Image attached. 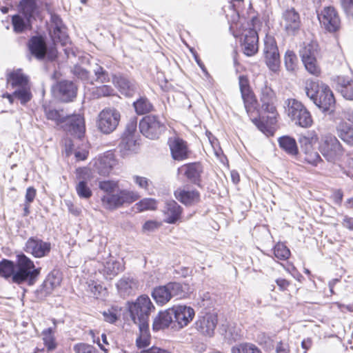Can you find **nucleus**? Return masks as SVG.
Returning <instances> with one entry per match:
<instances>
[{"mask_svg": "<svg viewBox=\"0 0 353 353\" xmlns=\"http://www.w3.org/2000/svg\"><path fill=\"white\" fill-rule=\"evenodd\" d=\"M41 268L23 252L16 255V261L3 259L0 261V277L11 280L17 285L31 287L35 285L41 274Z\"/></svg>", "mask_w": 353, "mask_h": 353, "instance_id": "nucleus-1", "label": "nucleus"}, {"mask_svg": "<svg viewBox=\"0 0 353 353\" xmlns=\"http://www.w3.org/2000/svg\"><path fill=\"white\" fill-rule=\"evenodd\" d=\"M43 108L48 120L54 121L57 125L63 124L62 127L65 132L79 139L84 136V122L79 114H64L63 110H58L50 105H44Z\"/></svg>", "mask_w": 353, "mask_h": 353, "instance_id": "nucleus-2", "label": "nucleus"}, {"mask_svg": "<svg viewBox=\"0 0 353 353\" xmlns=\"http://www.w3.org/2000/svg\"><path fill=\"white\" fill-rule=\"evenodd\" d=\"M200 307H204L200 316V334L212 337L216 327L217 313L214 309V300L209 293L203 294L200 300Z\"/></svg>", "mask_w": 353, "mask_h": 353, "instance_id": "nucleus-3", "label": "nucleus"}, {"mask_svg": "<svg viewBox=\"0 0 353 353\" xmlns=\"http://www.w3.org/2000/svg\"><path fill=\"white\" fill-rule=\"evenodd\" d=\"M139 194L127 189H117L112 194L101 197L103 208L109 211L116 210L125 205H130L139 199Z\"/></svg>", "mask_w": 353, "mask_h": 353, "instance_id": "nucleus-4", "label": "nucleus"}, {"mask_svg": "<svg viewBox=\"0 0 353 353\" xmlns=\"http://www.w3.org/2000/svg\"><path fill=\"white\" fill-rule=\"evenodd\" d=\"M239 84L241 97L248 116L258 128L263 131L264 125L261 123L260 120L258 119L259 110L256 109L257 101L250 90L248 78L243 75H240L239 77Z\"/></svg>", "mask_w": 353, "mask_h": 353, "instance_id": "nucleus-5", "label": "nucleus"}, {"mask_svg": "<svg viewBox=\"0 0 353 353\" xmlns=\"http://www.w3.org/2000/svg\"><path fill=\"white\" fill-rule=\"evenodd\" d=\"M319 151L328 162L334 163L341 161L345 152L338 138L330 133L321 137Z\"/></svg>", "mask_w": 353, "mask_h": 353, "instance_id": "nucleus-6", "label": "nucleus"}, {"mask_svg": "<svg viewBox=\"0 0 353 353\" xmlns=\"http://www.w3.org/2000/svg\"><path fill=\"white\" fill-rule=\"evenodd\" d=\"M288 116L295 123L301 128H310L313 123L312 115L306 107L295 99L287 100Z\"/></svg>", "mask_w": 353, "mask_h": 353, "instance_id": "nucleus-7", "label": "nucleus"}, {"mask_svg": "<svg viewBox=\"0 0 353 353\" xmlns=\"http://www.w3.org/2000/svg\"><path fill=\"white\" fill-rule=\"evenodd\" d=\"M139 128L141 133L150 139H158L166 129L165 124L154 115L143 117L139 121Z\"/></svg>", "mask_w": 353, "mask_h": 353, "instance_id": "nucleus-8", "label": "nucleus"}, {"mask_svg": "<svg viewBox=\"0 0 353 353\" xmlns=\"http://www.w3.org/2000/svg\"><path fill=\"white\" fill-rule=\"evenodd\" d=\"M121 114L115 108H105L99 114L97 127L105 134L113 132L119 125Z\"/></svg>", "mask_w": 353, "mask_h": 353, "instance_id": "nucleus-9", "label": "nucleus"}, {"mask_svg": "<svg viewBox=\"0 0 353 353\" xmlns=\"http://www.w3.org/2000/svg\"><path fill=\"white\" fill-rule=\"evenodd\" d=\"M52 91L54 96L60 101L70 103L73 101L77 95L78 87L70 80L62 79L57 81L52 85Z\"/></svg>", "mask_w": 353, "mask_h": 353, "instance_id": "nucleus-10", "label": "nucleus"}, {"mask_svg": "<svg viewBox=\"0 0 353 353\" xmlns=\"http://www.w3.org/2000/svg\"><path fill=\"white\" fill-rule=\"evenodd\" d=\"M154 306L147 295L139 296L134 302L129 303L128 310L132 321L140 319H149Z\"/></svg>", "mask_w": 353, "mask_h": 353, "instance_id": "nucleus-11", "label": "nucleus"}, {"mask_svg": "<svg viewBox=\"0 0 353 353\" xmlns=\"http://www.w3.org/2000/svg\"><path fill=\"white\" fill-rule=\"evenodd\" d=\"M263 52L268 68L274 73L277 72L280 68V56L276 41L272 37H265Z\"/></svg>", "mask_w": 353, "mask_h": 353, "instance_id": "nucleus-12", "label": "nucleus"}, {"mask_svg": "<svg viewBox=\"0 0 353 353\" xmlns=\"http://www.w3.org/2000/svg\"><path fill=\"white\" fill-rule=\"evenodd\" d=\"M260 101L261 103V109L271 115L268 117L270 124H274L276 122V117L278 115L276 111V97L273 90L268 86L264 85L261 90Z\"/></svg>", "mask_w": 353, "mask_h": 353, "instance_id": "nucleus-13", "label": "nucleus"}, {"mask_svg": "<svg viewBox=\"0 0 353 353\" xmlns=\"http://www.w3.org/2000/svg\"><path fill=\"white\" fill-rule=\"evenodd\" d=\"M23 250L35 258H43L50 252L51 243L37 236H31L26 241Z\"/></svg>", "mask_w": 353, "mask_h": 353, "instance_id": "nucleus-14", "label": "nucleus"}, {"mask_svg": "<svg viewBox=\"0 0 353 353\" xmlns=\"http://www.w3.org/2000/svg\"><path fill=\"white\" fill-rule=\"evenodd\" d=\"M318 18L321 26L330 32H334L340 28L341 19L333 6L325 7L321 13L318 14Z\"/></svg>", "mask_w": 353, "mask_h": 353, "instance_id": "nucleus-15", "label": "nucleus"}, {"mask_svg": "<svg viewBox=\"0 0 353 353\" xmlns=\"http://www.w3.org/2000/svg\"><path fill=\"white\" fill-rule=\"evenodd\" d=\"M77 178L79 182L75 186L77 195L81 199H89L92 196V191L88 183L90 179L89 170L85 168L77 170Z\"/></svg>", "mask_w": 353, "mask_h": 353, "instance_id": "nucleus-16", "label": "nucleus"}, {"mask_svg": "<svg viewBox=\"0 0 353 353\" xmlns=\"http://www.w3.org/2000/svg\"><path fill=\"white\" fill-rule=\"evenodd\" d=\"M172 309V314L174 325L176 323L179 328H183L188 325L195 315L194 310L189 306L186 305H174Z\"/></svg>", "mask_w": 353, "mask_h": 353, "instance_id": "nucleus-17", "label": "nucleus"}, {"mask_svg": "<svg viewBox=\"0 0 353 353\" xmlns=\"http://www.w3.org/2000/svg\"><path fill=\"white\" fill-rule=\"evenodd\" d=\"M323 111L329 110L335 104L332 91L328 85L321 83L319 94L313 101Z\"/></svg>", "mask_w": 353, "mask_h": 353, "instance_id": "nucleus-18", "label": "nucleus"}, {"mask_svg": "<svg viewBox=\"0 0 353 353\" xmlns=\"http://www.w3.org/2000/svg\"><path fill=\"white\" fill-rule=\"evenodd\" d=\"M47 46L45 37L41 34L31 37L28 43L30 54L39 60L46 59Z\"/></svg>", "mask_w": 353, "mask_h": 353, "instance_id": "nucleus-19", "label": "nucleus"}, {"mask_svg": "<svg viewBox=\"0 0 353 353\" xmlns=\"http://www.w3.org/2000/svg\"><path fill=\"white\" fill-rule=\"evenodd\" d=\"M281 25L288 33L294 32L301 26L299 14L294 8H288L282 13Z\"/></svg>", "mask_w": 353, "mask_h": 353, "instance_id": "nucleus-20", "label": "nucleus"}, {"mask_svg": "<svg viewBox=\"0 0 353 353\" xmlns=\"http://www.w3.org/2000/svg\"><path fill=\"white\" fill-rule=\"evenodd\" d=\"M113 83L119 88L120 92L128 97H132L137 91L138 83L119 73L113 75Z\"/></svg>", "mask_w": 353, "mask_h": 353, "instance_id": "nucleus-21", "label": "nucleus"}, {"mask_svg": "<svg viewBox=\"0 0 353 353\" xmlns=\"http://www.w3.org/2000/svg\"><path fill=\"white\" fill-rule=\"evenodd\" d=\"M259 36L254 29H249L245 31L242 41V50L243 53L248 57L255 54L259 50Z\"/></svg>", "mask_w": 353, "mask_h": 353, "instance_id": "nucleus-22", "label": "nucleus"}, {"mask_svg": "<svg viewBox=\"0 0 353 353\" xmlns=\"http://www.w3.org/2000/svg\"><path fill=\"white\" fill-rule=\"evenodd\" d=\"M168 144L171 154L174 160L180 161L185 159L188 156V148L186 143L179 137L170 138Z\"/></svg>", "mask_w": 353, "mask_h": 353, "instance_id": "nucleus-23", "label": "nucleus"}, {"mask_svg": "<svg viewBox=\"0 0 353 353\" xmlns=\"http://www.w3.org/2000/svg\"><path fill=\"white\" fill-rule=\"evenodd\" d=\"M172 324H173L172 327L176 326L174 322L172 309L170 307L159 312L154 319L152 330L154 331H159L168 327Z\"/></svg>", "mask_w": 353, "mask_h": 353, "instance_id": "nucleus-24", "label": "nucleus"}, {"mask_svg": "<svg viewBox=\"0 0 353 353\" xmlns=\"http://www.w3.org/2000/svg\"><path fill=\"white\" fill-rule=\"evenodd\" d=\"M163 212L165 216V221L174 224L179 219L182 208L175 201L167 200L165 202Z\"/></svg>", "mask_w": 353, "mask_h": 353, "instance_id": "nucleus-25", "label": "nucleus"}, {"mask_svg": "<svg viewBox=\"0 0 353 353\" xmlns=\"http://www.w3.org/2000/svg\"><path fill=\"white\" fill-rule=\"evenodd\" d=\"M336 90L348 100H353V80L349 77L338 76L334 79Z\"/></svg>", "mask_w": 353, "mask_h": 353, "instance_id": "nucleus-26", "label": "nucleus"}, {"mask_svg": "<svg viewBox=\"0 0 353 353\" xmlns=\"http://www.w3.org/2000/svg\"><path fill=\"white\" fill-rule=\"evenodd\" d=\"M121 296L125 298L132 294L137 288V281L131 276L124 275L117 283Z\"/></svg>", "mask_w": 353, "mask_h": 353, "instance_id": "nucleus-27", "label": "nucleus"}, {"mask_svg": "<svg viewBox=\"0 0 353 353\" xmlns=\"http://www.w3.org/2000/svg\"><path fill=\"white\" fill-rule=\"evenodd\" d=\"M125 269L123 261L110 260L104 264L102 272L106 279L112 280Z\"/></svg>", "mask_w": 353, "mask_h": 353, "instance_id": "nucleus-28", "label": "nucleus"}, {"mask_svg": "<svg viewBox=\"0 0 353 353\" xmlns=\"http://www.w3.org/2000/svg\"><path fill=\"white\" fill-rule=\"evenodd\" d=\"M337 136L345 143L353 146V125L345 121L340 122L336 128Z\"/></svg>", "mask_w": 353, "mask_h": 353, "instance_id": "nucleus-29", "label": "nucleus"}, {"mask_svg": "<svg viewBox=\"0 0 353 353\" xmlns=\"http://www.w3.org/2000/svg\"><path fill=\"white\" fill-rule=\"evenodd\" d=\"M135 112L138 115L148 114L154 110V105L145 95H139L132 103Z\"/></svg>", "mask_w": 353, "mask_h": 353, "instance_id": "nucleus-30", "label": "nucleus"}, {"mask_svg": "<svg viewBox=\"0 0 353 353\" xmlns=\"http://www.w3.org/2000/svg\"><path fill=\"white\" fill-rule=\"evenodd\" d=\"M32 19L17 14L12 17V25L16 33H22L26 30H31Z\"/></svg>", "mask_w": 353, "mask_h": 353, "instance_id": "nucleus-31", "label": "nucleus"}, {"mask_svg": "<svg viewBox=\"0 0 353 353\" xmlns=\"http://www.w3.org/2000/svg\"><path fill=\"white\" fill-rule=\"evenodd\" d=\"M180 172H183L188 180L192 183L199 185V163H192L184 165L179 168Z\"/></svg>", "mask_w": 353, "mask_h": 353, "instance_id": "nucleus-32", "label": "nucleus"}, {"mask_svg": "<svg viewBox=\"0 0 353 353\" xmlns=\"http://www.w3.org/2000/svg\"><path fill=\"white\" fill-rule=\"evenodd\" d=\"M280 148L287 154L295 156L298 154V147L296 140L290 136H283L278 139Z\"/></svg>", "mask_w": 353, "mask_h": 353, "instance_id": "nucleus-33", "label": "nucleus"}, {"mask_svg": "<svg viewBox=\"0 0 353 353\" xmlns=\"http://www.w3.org/2000/svg\"><path fill=\"white\" fill-rule=\"evenodd\" d=\"M19 8L21 15L34 19L37 10V0H21Z\"/></svg>", "mask_w": 353, "mask_h": 353, "instance_id": "nucleus-34", "label": "nucleus"}, {"mask_svg": "<svg viewBox=\"0 0 353 353\" xmlns=\"http://www.w3.org/2000/svg\"><path fill=\"white\" fill-rule=\"evenodd\" d=\"M152 296L156 303L160 305H163L171 299L167 285L154 288L152 292Z\"/></svg>", "mask_w": 353, "mask_h": 353, "instance_id": "nucleus-35", "label": "nucleus"}, {"mask_svg": "<svg viewBox=\"0 0 353 353\" xmlns=\"http://www.w3.org/2000/svg\"><path fill=\"white\" fill-rule=\"evenodd\" d=\"M93 72L95 77L94 81L101 83H109L111 79L113 81V75L117 74L109 72L105 68L97 63L94 66Z\"/></svg>", "mask_w": 353, "mask_h": 353, "instance_id": "nucleus-36", "label": "nucleus"}, {"mask_svg": "<svg viewBox=\"0 0 353 353\" xmlns=\"http://www.w3.org/2000/svg\"><path fill=\"white\" fill-rule=\"evenodd\" d=\"M42 340L48 352H52L57 347L54 336V330L52 327L44 329L41 332Z\"/></svg>", "mask_w": 353, "mask_h": 353, "instance_id": "nucleus-37", "label": "nucleus"}, {"mask_svg": "<svg viewBox=\"0 0 353 353\" xmlns=\"http://www.w3.org/2000/svg\"><path fill=\"white\" fill-rule=\"evenodd\" d=\"M176 199L185 205H190L195 198L199 196L196 191H189L178 189L174 192Z\"/></svg>", "mask_w": 353, "mask_h": 353, "instance_id": "nucleus-38", "label": "nucleus"}, {"mask_svg": "<svg viewBox=\"0 0 353 353\" xmlns=\"http://www.w3.org/2000/svg\"><path fill=\"white\" fill-rule=\"evenodd\" d=\"M136 140L132 137H121V141L118 145V149L122 157H125L129 152L134 150L135 147Z\"/></svg>", "mask_w": 353, "mask_h": 353, "instance_id": "nucleus-39", "label": "nucleus"}, {"mask_svg": "<svg viewBox=\"0 0 353 353\" xmlns=\"http://www.w3.org/2000/svg\"><path fill=\"white\" fill-rule=\"evenodd\" d=\"M28 78L21 72V70L13 71L7 77L8 83H10L12 88L17 86L23 87L28 83Z\"/></svg>", "mask_w": 353, "mask_h": 353, "instance_id": "nucleus-40", "label": "nucleus"}, {"mask_svg": "<svg viewBox=\"0 0 353 353\" xmlns=\"http://www.w3.org/2000/svg\"><path fill=\"white\" fill-rule=\"evenodd\" d=\"M318 139L316 133L314 130H311L301 134L299 141L301 147L305 148V150H309L318 141Z\"/></svg>", "mask_w": 353, "mask_h": 353, "instance_id": "nucleus-41", "label": "nucleus"}, {"mask_svg": "<svg viewBox=\"0 0 353 353\" xmlns=\"http://www.w3.org/2000/svg\"><path fill=\"white\" fill-rule=\"evenodd\" d=\"M317 47V44L314 42L304 43L299 51L301 60L316 57Z\"/></svg>", "mask_w": 353, "mask_h": 353, "instance_id": "nucleus-42", "label": "nucleus"}, {"mask_svg": "<svg viewBox=\"0 0 353 353\" xmlns=\"http://www.w3.org/2000/svg\"><path fill=\"white\" fill-rule=\"evenodd\" d=\"M205 137L216 157L219 158L222 163H224V161L226 160V157L223 154L222 150L219 146L217 139L208 130H206Z\"/></svg>", "mask_w": 353, "mask_h": 353, "instance_id": "nucleus-43", "label": "nucleus"}, {"mask_svg": "<svg viewBox=\"0 0 353 353\" xmlns=\"http://www.w3.org/2000/svg\"><path fill=\"white\" fill-rule=\"evenodd\" d=\"M321 85L316 81L312 79H307L305 83V92L308 98H310L312 101L317 97Z\"/></svg>", "mask_w": 353, "mask_h": 353, "instance_id": "nucleus-44", "label": "nucleus"}, {"mask_svg": "<svg viewBox=\"0 0 353 353\" xmlns=\"http://www.w3.org/2000/svg\"><path fill=\"white\" fill-rule=\"evenodd\" d=\"M72 74L79 79L85 83L93 84V81L90 79V72L84 68L75 65L72 70Z\"/></svg>", "mask_w": 353, "mask_h": 353, "instance_id": "nucleus-45", "label": "nucleus"}, {"mask_svg": "<svg viewBox=\"0 0 353 353\" xmlns=\"http://www.w3.org/2000/svg\"><path fill=\"white\" fill-rule=\"evenodd\" d=\"M284 61L285 66L288 71L294 72L296 70L298 65V58L293 51H286Z\"/></svg>", "mask_w": 353, "mask_h": 353, "instance_id": "nucleus-46", "label": "nucleus"}, {"mask_svg": "<svg viewBox=\"0 0 353 353\" xmlns=\"http://www.w3.org/2000/svg\"><path fill=\"white\" fill-rule=\"evenodd\" d=\"M53 290L54 289L43 281L42 284L34 291V298L37 301H43L51 294Z\"/></svg>", "mask_w": 353, "mask_h": 353, "instance_id": "nucleus-47", "label": "nucleus"}, {"mask_svg": "<svg viewBox=\"0 0 353 353\" xmlns=\"http://www.w3.org/2000/svg\"><path fill=\"white\" fill-rule=\"evenodd\" d=\"M53 290L54 289L43 281L42 284L34 291V298L37 301H43L51 294Z\"/></svg>", "mask_w": 353, "mask_h": 353, "instance_id": "nucleus-48", "label": "nucleus"}, {"mask_svg": "<svg viewBox=\"0 0 353 353\" xmlns=\"http://www.w3.org/2000/svg\"><path fill=\"white\" fill-rule=\"evenodd\" d=\"M66 27L53 28L52 34H51L53 41L60 42L62 45H65L68 40V35L66 32Z\"/></svg>", "mask_w": 353, "mask_h": 353, "instance_id": "nucleus-49", "label": "nucleus"}, {"mask_svg": "<svg viewBox=\"0 0 353 353\" xmlns=\"http://www.w3.org/2000/svg\"><path fill=\"white\" fill-rule=\"evenodd\" d=\"M232 353H262L260 349L255 345L249 343H241L238 346L233 347Z\"/></svg>", "mask_w": 353, "mask_h": 353, "instance_id": "nucleus-50", "label": "nucleus"}, {"mask_svg": "<svg viewBox=\"0 0 353 353\" xmlns=\"http://www.w3.org/2000/svg\"><path fill=\"white\" fill-rule=\"evenodd\" d=\"M99 188L105 192V194H112L119 189V183L112 180H104L99 182Z\"/></svg>", "mask_w": 353, "mask_h": 353, "instance_id": "nucleus-51", "label": "nucleus"}, {"mask_svg": "<svg viewBox=\"0 0 353 353\" xmlns=\"http://www.w3.org/2000/svg\"><path fill=\"white\" fill-rule=\"evenodd\" d=\"M306 70L311 74L318 76L320 74L321 70L317 64L316 57L309 58L302 60Z\"/></svg>", "mask_w": 353, "mask_h": 353, "instance_id": "nucleus-52", "label": "nucleus"}, {"mask_svg": "<svg viewBox=\"0 0 353 353\" xmlns=\"http://www.w3.org/2000/svg\"><path fill=\"white\" fill-rule=\"evenodd\" d=\"M274 256L280 260H286L290 255V251L285 245L278 243L274 248Z\"/></svg>", "mask_w": 353, "mask_h": 353, "instance_id": "nucleus-53", "label": "nucleus"}, {"mask_svg": "<svg viewBox=\"0 0 353 353\" xmlns=\"http://www.w3.org/2000/svg\"><path fill=\"white\" fill-rule=\"evenodd\" d=\"M136 205L139 212L155 210L157 208V201L154 199L146 198L139 201Z\"/></svg>", "mask_w": 353, "mask_h": 353, "instance_id": "nucleus-54", "label": "nucleus"}, {"mask_svg": "<svg viewBox=\"0 0 353 353\" xmlns=\"http://www.w3.org/2000/svg\"><path fill=\"white\" fill-rule=\"evenodd\" d=\"M13 95L20 101L22 105L27 103L32 98L30 91L23 87L13 92Z\"/></svg>", "mask_w": 353, "mask_h": 353, "instance_id": "nucleus-55", "label": "nucleus"}, {"mask_svg": "<svg viewBox=\"0 0 353 353\" xmlns=\"http://www.w3.org/2000/svg\"><path fill=\"white\" fill-rule=\"evenodd\" d=\"M166 285L170 294V298L173 296L181 297L183 295L184 291L181 283L177 282H170Z\"/></svg>", "mask_w": 353, "mask_h": 353, "instance_id": "nucleus-56", "label": "nucleus"}, {"mask_svg": "<svg viewBox=\"0 0 353 353\" xmlns=\"http://www.w3.org/2000/svg\"><path fill=\"white\" fill-rule=\"evenodd\" d=\"M241 336V330L239 328L230 326L225 332V338L229 343H232L240 339Z\"/></svg>", "mask_w": 353, "mask_h": 353, "instance_id": "nucleus-57", "label": "nucleus"}, {"mask_svg": "<svg viewBox=\"0 0 353 353\" xmlns=\"http://www.w3.org/2000/svg\"><path fill=\"white\" fill-rule=\"evenodd\" d=\"M137 117H133V118L130 119L129 122L126 124L125 130L122 133L121 136L134 137V134L137 131Z\"/></svg>", "mask_w": 353, "mask_h": 353, "instance_id": "nucleus-58", "label": "nucleus"}, {"mask_svg": "<svg viewBox=\"0 0 353 353\" xmlns=\"http://www.w3.org/2000/svg\"><path fill=\"white\" fill-rule=\"evenodd\" d=\"M54 290L61 284V278L58 272H52L48 274L44 280Z\"/></svg>", "mask_w": 353, "mask_h": 353, "instance_id": "nucleus-59", "label": "nucleus"}, {"mask_svg": "<svg viewBox=\"0 0 353 353\" xmlns=\"http://www.w3.org/2000/svg\"><path fill=\"white\" fill-rule=\"evenodd\" d=\"M74 350L76 353H101L95 347L85 343L75 345Z\"/></svg>", "mask_w": 353, "mask_h": 353, "instance_id": "nucleus-60", "label": "nucleus"}, {"mask_svg": "<svg viewBox=\"0 0 353 353\" xmlns=\"http://www.w3.org/2000/svg\"><path fill=\"white\" fill-rule=\"evenodd\" d=\"M305 150V160L310 164L316 165L321 161V158L317 152H314L311 149Z\"/></svg>", "mask_w": 353, "mask_h": 353, "instance_id": "nucleus-61", "label": "nucleus"}, {"mask_svg": "<svg viewBox=\"0 0 353 353\" xmlns=\"http://www.w3.org/2000/svg\"><path fill=\"white\" fill-rule=\"evenodd\" d=\"M103 316L104 317L105 321L110 323H114L118 319V315L114 308H110L106 311H104L103 312Z\"/></svg>", "mask_w": 353, "mask_h": 353, "instance_id": "nucleus-62", "label": "nucleus"}, {"mask_svg": "<svg viewBox=\"0 0 353 353\" xmlns=\"http://www.w3.org/2000/svg\"><path fill=\"white\" fill-rule=\"evenodd\" d=\"M149 319H140L136 321H133L135 324H137L139 327V330L143 335H149V325H148Z\"/></svg>", "mask_w": 353, "mask_h": 353, "instance_id": "nucleus-63", "label": "nucleus"}, {"mask_svg": "<svg viewBox=\"0 0 353 353\" xmlns=\"http://www.w3.org/2000/svg\"><path fill=\"white\" fill-rule=\"evenodd\" d=\"M88 290L90 291L93 296H96L97 298L100 296L101 290H103V287L94 281H90L88 283Z\"/></svg>", "mask_w": 353, "mask_h": 353, "instance_id": "nucleus-64", "label": "nucleus"}]
</instances>
